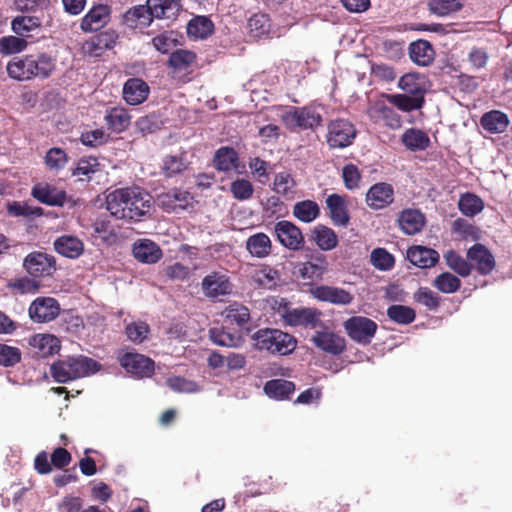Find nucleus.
Returning <instances> with one entry per match:
<instances>
[{
    "label": "nucleus",
    "instance_id": "1",
    "mask_svg": "<svg viewBox=\"0 0 512 512\" xmlns=\"http://www.w3.org/2000/svg\"><path fill=\"white\" fill-rule=\"evenodd\" d=\"M152 196L140 187L119 188L106 196L110 215L128 223L140 222L150 214Z\"/></svg>",
    "mask_w": 512,
    "mask_h": 512
},
{
    "label": "nucleus",
    "instance_id": "2",
    "mask_svg": "<svg viewBox=\"0 0 512 512\" xmlns=\"http://www.w3.org/2000/svg\"><path fill=\"white\" fill-rule=\"evenodd\" d=\"M101 364L96 360L84 356H71L53 362L50 374L55 382L67 383L98 372Z\"/></svg>",
    "mask_w": 512,
    "mask_h": 512
},
{
    "label": "nucleus",
    "instance_id": "3",
    "mask_svg": "<svg viewBox=\"0 0 512 512\" xmlns=\"http://www.w3.org/2000/svg\"><path fill=\"white\" fill-rule=\"evenodd\" d=\"M255 346L272 354L288 355L296 349V339L278 329H259L253 335Z\"/></svg>",
    "mask_w": 512,
    "mask_h": 512
},
{
    "label": "nucleus",
    "instance_id": "4",
    "mask_svg": "<svg viewBox=\"0 0 512 512\" xmlns=\"http://www.w3.org/2000/svg\"><path fill=\"white\" fill-rule=\"evenodd\" d=\"M357 136L355 125L348 119L336 118L328 122L326 142L331 149H343L353 144Z\"/></svg>",
    "mask_w": 512,
    "mask_h": 512
},
{
    "label": "nucleus",
    "instance_id": "5",
    "mask_svg": "<svg viewBox=\"0 0 512 512\" xmlns=\"http://www.w3.org/2000/svg\"><path fill=\"white\" fill-rule=\"evenodd\" d=\"M282 120L290 129L315 130L322 125V115L311 106L292 107Z\"/></svg>",
    "mask_w": 512,
    "mask_h": 512
},
{
    "label": "nucleus",
    "instance_id": "6",
    "mask_svg": "<svg viewBox=\"0 0 512 512\" xmlns=\"http://www.w3.org/2000/svg\"><path fill=\"white\" fill-rule=\"evenodd\" d=\"M195 202V198L190 192L180 188H172L157 196L158 206L167 213H180L193 209Z\"/></svg>",
    "mask_w": 512,
    "mask_h": 512
},
{
    "label": "nucleus",
    "instance_id": "7",
    "mask_svg": "<svg viewBox=\"0 0 512 512\" xmlns=\"http://www.w3.org/2000/svg\"><path fill=\"white\" fill-rule=\"evenodd\" d=\"M23 268L34 279L50 277L56 271V259L50 254L33 251L24 258Z\"/></svg>",
    "mask_w": 512,
    "mask_h": 512
},
{
    "label": "nucleus",
    "instance_id": "8",
    "mask_svg": "<svg viewBox=\"0 0 512 512\" xmlns=\"http://www.w3.org/2000/svg\"><path fill=\"white\" fill-rule=\"evenodd\" d=\"M344 328L353 341L367 345L375 336L378 325L368 317L352 316L344 322Z\"/></svg>",
    "mask_w": 512,
    "mask_h": 512
},
{
    "label": "nucleus",
    "instance_id": "9",
    "mask_svg": "<svg viewBox=\"0 0 512 512\" xmlns=\"http://www.w3.org/2000/svg\"><path fill=\"white\" fill-rule=\"evenodd\" d=\"M310 341L317 349L332 356H338L346 350L345 338L329 329L325 324L315 331Z\"/></svg>",
    "mask_w": 512,
    "mask_h": 512
},
{
    "label": "nucleus",
    "instance_id": "10",
    "mask_svg": "<svg viewBox=\"0 0 512 512\" xmlns=\"http://www.w3.org/2000/svg\"><path fill=\"white\" fill-rule=\"evenodd\" d=\"M322 316V311L317 308H294L285 312L284 321L290 326H302L317 331L324 325Z\"/></svg>",
    "mask_w": 512,
    "mask_h": 512
},
{
    "label": "nucleus",
    "instance_id": "11",
    "mask_svg": "<svg viewBox=\"0 0 512 512\" xmlns=\"http://www.w3.org/2000/svg\"><path fill=\"white\" fill-rule=\"evenodd\" d=\"M274 234L278 242L292 251H299L305 245V238L301 229L291 221L281 220L274 226Z\"/></svg>",
    "mask_w": 512,
    "mask_h": 512
},
{
    "label": "nucleus",
    "instance_id": "12",
    "mask_svg": "<svg viewBox=\"0 0 512 512\" xmlns=\"http://www.w3.org/2000/svg\"><path fill=\"white\" fill-rule=\"evenodd\" d=\"M60 313L58 301L52 297H38L29 307L30 318L38 323L54 320Z\"/></svg>",
    "mask_w": 512,
    "mask_h": 512
},
{
    "label": "nucleus",
    "instance_id": "13",
    "mask_svg": "<svg viewBox=\"0 0 512 512\" xmlns=\"http://www.w3.org/2000/svg\"><path fill=\"white\" fill-rule=\"evenodd\" d=\"M119 361L127 372L138 377H149L154 372V361L139 353H125Z\"/></svg>",
    "mask_w": 512,
    "mask_h": 512
},
{
    "label": "nucleus",
    "instance_id": "14",
    "mask_svg": "<svg viewBox=\"0 0 512 512\" xmlns=\"http://www.w3.org/2000/svg\"><path fill=\"white\" fill-rule=\"evenodd\" d=\"M311 295L321 302H328L334 305H348L353 301V295L340 287L318 285L310 290Z\"/></svg>",
    "mask_w": 512,
    "mask_h": 512
},
{
    "label": "nucleus",
    "instance_id": "15",
    "mask_svg": "<svg viewBox=\"0 0 512 512\" xmlns=\"http://www.w3.org/2000/svg\"><path fill=\"white\" fill-rule=\"evenodd\" d=\"M28 344L34 357L46 358L60 351V340L52 334H35L29 337Z\"/></svg>",
    "mask_w": 512,
    "mask_h": 512
},
{
    "label": "nucleus",
    "instance_id": "16",
    "mask_svg": "<svg viewBox=\"0 0 512 512\" xmlns=\"http://www.w3.org/2000/svg\"><path fill=\"white\" fill-rule=\"evenodd\" d=\"M327 270L328 261L326 255L317 253L312 255L308 261L300 264L297 273L302 280L313 282L321 280Z\"/></svg>",
    "mask_w": 512,
    "mask_h": 512
},
{
    "label": "nucleus",
    "instance_id": "17",
    "mask_svg": "<svg viewBox=\"0 0 512 512\" xmlns=\"http://www.w3.org/2000/svg\"><path fill=\"white\" fill-rule=\"evenodd\" d=\"M393 201L394 189L391 184L386 182L372 185L366 194V203L374 210L386 208Z\"/></svg>",
    "mask_w": 512,
    "mask_h": 512
},
{
    "label": "nucleus",
    "instance_id": "18",
    "mask_svg": "<svg viewBox=\"0 0 512 512\" xmlns=\"http://www.w3.org/2000/svg\"><path fill=\"white\" fill-rule=\"evenodd\" d=\"M111 8L106 4L93 6L82 18L80 27L84 32H94L103 28L110 20Z\"/></svg>",
    "mask_w": 512,
    "mask_h": 512
},
{
    "label": "nucleus",
    "instance_id": "19",
    "mask_svg": "<svg viewBox=\"0 0 512 512\" xmlns=\"http://www.w3.org/2000/svg\"><path fill=\"white\" fill-rule=\"evenodd\" d=\"M467 258L475 264L479 274L488 275L495 268V259L492 253L483 244L477 243L469 248Z\"/></svg>",
    "mask_w": 512,
    "mask_h": 512
},
{
    "label": "nucleus",
    "instance_id": "20",
    "mask_svg": "<svg viewBox=\"0 0 512 512\" xmlns=\"http://www.w3.org/2000/svg\"><path fill=\"white\" fill-rule=\"evenodd\" d=\"M154 15L148 4L136 5L128 9L123 15V23L129 29L143 30L153 21Z\"/></svg>",
    "mask_w": 512,
    "mask_h": 512
},
{
    "label": "nucleus",
    "instance_id": "21",
    "mask_svg": "<svg viewBox=\"0 0 512 512\" xmlns=\"http://www.w3.org/2000/svg\"><path fill=\"white\" fill-rule=\"evenodd\" d=\"M329 217L335 226L346 227L350 223L348 206L344 196L331 194L326 198Z\"/></svg>",
    "mask_w": 512,
    "mask_h": 512
},
{
    "label": "nucleus",
    "instance_id": "22",
    "mask_svg": "<svg viewBox=\"0 0 512 512\" xmlns=\"http://www.w3.org/2000/svg\"><path fill=\"white\" fill-rule=\"evenodd\" d=\"M31 194L39 202L50 206H62L66 201V192L48 183H37Z\"/></svg>",
    "mask_w": 512,
    "mask_h": 512
},
{
    "label": "nucleus",
    "instance_id": "23",
    "mask_svg": "<svg viewBox=\"0 0 512 512\" xmlns=\"http://www.w3.org/2000/svg\"><path fill=\"white\" fill-rule=\"evenodd\" d=\"M397 221L404 234L415 235L424 228L426 218L420 210L407 208L400 212Z\"/></svg>",
    "mask_w": 512,
    "mask_h": 512
},
{
    "label": "nucleus",
    "instance_id": "24",
    "mask_svg": "<svg viewBox=\"0 0 512 512\" xmlns=\"http://www.w3.org/2000/svg\"><path fill=\"white\" fill-rule=\"evenodd\" d=\"M308 239L322 251H330L337 247L338 237L335 231L323 224L310 229Z\"/></svg>",
    "mask_w": 512,
    "mask_h": 512
},
{
    "label": "nucleus",
    "instance_id": "25",
    "mask_svg": "<svg viewBox=\"0 0 512 512\" xmlns=\"http://www.w3.org/2000/svg\"><path fill=\"white\" fill-rule=\"evenodd\" d=\"M368 114L374 122L382 121L391 129H398L402 125L401 116L394 110V108L381 101L374 103L369 108Z\"/></svg>",
    "mask_w": 512,
    "mask_h": 512
},
{
    "label": "nucleus",
    "instance_id": "26",
    "mask_svg": "<svg viewBox=\"0 0 512 512\" xmlns=\"http://www.w3.org/2000/svg\"><path fill=\"white\" fill-rule=\"evenodd\" d=\"M32 79H47L56 69V60L45 52L29 54Z\"/></svg>",
    "mask_w": 512,
    "mask_h": 512
},
{
    "label": "nucleus",
    "instance_id": "27",
    "mask_svg": "<svg viewBox=\"0 0 512 512\" xmlns=\"http://www.w3.org/2000/svg\"><path fill=\"white\" fill-rule=\"evenodd\" d=\"M149 95L148 84L140 78H129L123 86V97L130 105L143 103Z\"/></svg>",
    "mask_w": 512,
    "mask_h": 512
},
{
    "label": "nucleus",
    "instance_id": "28",
    "mask_svg": "<svg viewBox=\"0 0 512 512\" xmlns=\"http://www.w3.org/2000/svg\"><path fill=\"white\" fill-rule=\"evenodd\" d=\"M232 285L226 275L213 272L202 280V289L209 297L227 295L231 292Z\"/></svg>",
    "mask_w": 512,
    "mask_h": 512
},
{
    "label": "nucleus",
    "instance_id": "29",
    "mask_svg": "<svg viewBox=\"0 0 512 512\" xmlns=\"http://www.w3.org/2000/svg\"><path fill=\"white\" fill-rule=\"evenodd\" d=\"M134 257L146 264H154L162 258L160 247L149 239H141L134 243L132 249Z\"/></svg>",
    "mask_w": 512,
    "mask_h": 512
},
{
    "label": "nucleus",
    "instance_id": "30",
    "mask_svg": "<svg viewBox=\"0 0 512 512\" xmlns=\"http://www.w3.org/2000/svg\"><path fill=\"white\" fill-rule=\"evenodd\" d=\"M407 259L414 266L425 269L433 267L439 261V254L432 248L413 246L407 250Z\"/></svg>",
    "mask_w": 512,
    "mask_h": 512
},
{
    "label": "nucleus",
    "instance_id": "31",
    "mask_svg": "<svg viewBox=\"0 0 512 512\" xmlns=\"http://www.w3.org/2000/svg\"><path fill=\"white\" fill-rule=\"evenodd\" d=\"M57 253L71 259L78 258L84 251V243L73 235H62L54 241Z\"/></svg>",
    "mask_w": 512,
    "mask_h": 512
},
{
    "label": "nucleus",
    "instance_id": "32",
    "mask_svg": "<svg viewBox=\"0 0 512 512\" xmlns=\"http://www.w3.org/2000/svg\"><path fill=\"white\" fill-rule=\"evenodd\" d=\"M251 279L257 288L272 290L277 286L280 274L275 268L262 264L252 272Z\"/></svg>",
    "mask_w": 512,
    "mask_h": 512
},
{
    "label": "nucleus",
    "instance_id": "33",
    "mask_svg": "<svg viewBox=\"0 0 512 512\" xmlns=\"http://www.w3.org/2000/svg\"><path fill=\"white\" fill-rule=\"evenodd\" d=\"M427 79L419 73H406L398 82V87L406 94L414 97H424Z\"/></svg>",
    "mask_w": 512,
    "mask_h": 512
},
{
    "label": "nucleus",
    "instance_id": "34",
    "mask_svg": "<svg viewBox=\"0 0 512 512\" xmlns=\"http://www.w3.org/2000/svg\"><path fill=\"white\" fill-rule=\"evenodd\" d=\"M297 183L291 173L279 172L274 176L272 190L285 200H293L296 196Z\"/></svg>",
    "mask_w": 512,
    "mask_h": 512
},
{
    "label": "nucleus",
    "instance_id": "35",
    "mask_svg": "<svg viewBox=\"0 0 512 512\" xmlns=\"http://www.w3.org/2000/svg\"><path fill=\"white\" fill-rule=\"evenodd\" d=\"M104 119L109 130L121 133L129 127L131 116L123 107H111L106 110Z\"/></svg>",
    "mask_w": 512,
    "mask_h": 512
},
{
    "label": "nucleus",
    "instance_id": "36",
    "mask_svg": "<svg viewBox=\"0 0 512 512\" xmlns=\"http://www.w3.org/2000/svg\"><path fill=\"white\" fill-rule=\"evenodd\" d=\"M409 54L414 63L428 66L434 61L435 51L427 40H417L410 44Z\"/></svg>",
    "mask_w": 512,
    "mask_h": 512
},
{
    "label": "nucleus",
    "instance_id": "37",
    "mask_svg": "<svg viewBox=\"0 0 512 512\" xmlns=\"http://www.w3.org/2000/svg\"><path fill=\"white\" fill-rule=\"evenodd\" d=\"M9 77L17 81H27L32 79L30 72V55L13 57L6 67Z\"/></svg>",
    "mask_w": 512,
    "mask_h": 512
},
{
    "label": "nucleus",
    "instance_id": "38",
    "mask_svg": "<svg viewBox=\"0 0 512 512\" xmlns=\"http://www.w3.org/2000/svg\"><path fill=\"white\" fill-rule=\"evenodd\" d=\"M294 391V382L285 379H272L267 381L264 385L265 394L276 400L290 399Z\"/></svg>",
    "mask_w": 512,
    "mask_h": 512
},
{
    "label": "nucleus",
    "instance_id": "39",
    "mask_svg": "<svg viewBox=\"0 0 512 512\" xmlns=\"http://www.w3.org/2000/svg\"><path fill=\"white\" fill-rule=\"evenodd\" d=\"M466 0H428L427 6L431 14L448 17L457 14L465 6Z\"/></svg>",
    "mask_w": 512,
    "mask_h": 512
},
{
    "label": "nucleus",
    "instance_id": "40",
    "mask_svg": "<svg viewBox=\"0 0 512 512\" xmlns=\"http://www.w3.org/2000/svg\"><path fill=\"white\" fill-rule=\"evenodd\" d=\"M480 124L484 130L490 133H502L509 125L507 114L499 110H491L480 119Z\"/></svg>",
    "mask_w": 512,
    "mask_h": 512
},
{
    "label": "nucleus",
    "instance_id": "41",
    "mask_svg": "<svg viewBox=\"0 0 512 512\" xmlns=\"http://www.w3.org/2000/svg\"><path fill=\"white\" fill-rule=\"evenodd\" d=\"M41 24V19L36 16L21 15L12 20L11 28L16 35L28 38L40 30Z\"/></svg>",
    "mask_w": 512,
    "mask_h": 512
},
{
    "label": "nucleus",
    "instance_id": "42",
    "mask_svg": "<svg viewBox=\"0 0 512 512\" xmlns=\"http://www.w3.org/2000/svg\"><path fill=\"white\" fill-rule=\"evenodd\" d=\"M246 249L257 258H265L270 255L272 243L268 235L259 232L251 235L246 241Z\"/></svg>",
    "mask_w": 512,
    "mask_h": 512
},
{
    "label": "nucleus",
    "instance_id": "43",
    "mask_svg": "<svg viewBox=\"0 0 512 512\" xmlns=\"http://www.w3.org/2000/svg\"><path fill=\"white\" fill-rule=\"evenodd\" d=\"M402 143L410 151H422L430 146L429 136L422 130L416 128L407 129L402 137Z\"/></svg>",
    "mask_w": 512,
    "mask_h": 512
},
{
    "label": "nucleus",
    "instance_id": "44",
    "mask_svg": "<svg viewBox=\"0 0 512 512\" xmlns=\"http://www.w3.org/2000/svg\"><path fill=\"white\" fill-rule=\"evenodd\" d=\"M196 59L197 56L193 51L177 49L170 54L168 67L174 72L188 71Z\"/></svg>",
    "mask_w": 512,
    "mask_h": 512
},
{
    "label": "nucleus",
    "instance_id": "45",
    "mask_svg": "<svg viewBox=\"0 0 512 512\" xmlns=\"http://www.w3.org/2000/svg\"><path fill=\"white\" fill-rule=\"evenodd\" d=\"M238 153L231 147H221L214 155V166L217 170L228 172L238 166Z\"/></svg>",
    "mask_w": 512,
    "mask_h": 512
},
{
    "label": "nucleus",
    "instance_id": "46",
    "mask_svg": "<svg viewBox=\"0 0 512 512\" xmlns=\"http://www.w3.org/2000/svg\"><path fill=\"white\" fill-rule=\"evenodd\" d=\"M292 213L299 221L311 223L320 215V208L313 200H303L294 204Z\"/></svg>",
    "mask_w": 512,
    "mask_h": 512
},
{
    "label": "nucleus",
    "instance_id": "47",
    "mask_svg": "<svg viewBox=\"0 0 512 512\" xmlns=\"http://www.w3.org/2000/svg\"><path fill=\"white\" fill-rule=\"evenodd\" d=\"M147 4L157 19L170 18L180 9V0H147Z\"/></svg>",
    "mask_w": 512,
    "mask_h": 512
},
{
    "label": "nucleus",
    "instance_id": "48",
    "mask_svg": "<svg viewBox=\"0 0 512 512\" xmlns=\"http://www.w3.org/2000/svg\"><path fill=\"white\" fill-rule=\"evenodd\" d=\"M387 100L404 112L421 109L425 103L424 97H414L408 94L387 95Z\"/></svg>",
    "mask_w": 512,
    "mask_h": 512
},
{
    "label": "nucleus",
    "instance_id": "49",
    "mask_svg": "<svg viewBox=\"0 0 512 512\" xmlns=\"http://www.w3.org/2000/svg\"><path fill=\"white\" fill-rule=\"evenodd\" d=\"M458 208L467 217H474L484 209V201L476 194L465 193L461 195Z\"/></svg>",
    "mask_w": 512,
    "mask_h": 512
},
{
    "label": "nucleus",
    "instance_id": "50",
    "mask_svg": "<svg viewBox=\"0 0 512 512\" xmlns=\"http://www.w3.org/2000/svg\"><path fill=\"white\" fill-rule=\"evenodd\" d=\"M210 338L213 343L227 347H238L243 342V338L239 333H231L223 327L211 328Z\"/></svg>",
    "mask_w": 512,
    "mask_h": 512
},
{
    "label": "nucleus",
    "instance_id": "51",
    "mask_svg": "<svg viewBox=\"0 0 512 512\" xmlns=\"http://www.w3.org/2000/svg\"><path fill=\"white\" fill-rule=\"evenodd\" d=\"M387 316L397 324L408 325L415 320L416 312L409 306L395 304L388 307Z\"/></svg>",
    "mask_w": 512,
    "mask_h": 512
},
{
    "label": "nucleus",
    "instance_id": "52",
    "mask_svg": "<svg viewBox=\"0 0 512 512\" xmlns=\"http://www.w3.org/2000/svg\"><path fill=\"white\" fill-rule=\"evenodd\" d=\"M214 24L213 22L205 17V16H197L191 21H189L187 26V32L189 35L195 36L197 38H207L213 33Z\"/></svg>",
    "mask_w": 512,
    "mask_h": 512
},
{
    "label": "nucleus",
    "instance_id": "53",
    "mask_svg": "<svg viewBox=\"0 0 512 512\" xmlns=\"http://www.w3.org/2000/svg\"><path fill=\"white\" fill-rule=\"evenodd\" d=\"M225 319L231 324L243 327L250 320V311L246 306L234 302L226 308Z\"/></svg>",
    "mask_w": 512,
    "mask_h": 512
},
{
    "label": "nucleus",
    "instance_id": "54",
    "mask_svg": "<svg viewBox=\"0 0 512 512\" xmlns=\"http://www.w3.org/2000/svg\"><path fill=\"white\" fill-rule=\"evenodd\" d=\"M69 157L67 153L59 147L50 148L44 157V163L48 170L58 172L62 170L68 163Z\"/></svg>",
    "mask_w": 512,
    "mask_h": 512
},
{
    "label": "nucleus",
    "instance_id": "55",
    "mask_svg": "<svg viewBox=\"0 0 512 512\" xmlns=\"http://www.w3.org/2000/svg\"><path fill=\"white\" fill-rule=\"evenodd\" d=\"M447 266L462 277H467L471 273L472 265L454 250L445 254Z\"/></svg>",
    "mask_w": 512,
    "mask_h": 512
},
{
    "label": "nucleus",
    "instance_id": "56",
    "mask_svg": "<svg viewBox=\"0 0 512 512\" xmlns=\"http://www.w3.org/2000/svg\"><path fill=\"white\" fill-rule=\"evenodd\" d=\"M433 286L442 293L451 294L460 289L461 281L455 275L443 272L434 279Z\"/></svg>",
    "mask_w": 512,
    "mask_h": 512
},
{
    "label": "nucleus",
    "instance_id": "57",
    "mask_svg": "<svg viewBox=\"0 0 512 512\" xmlns=\"http://www.w3.org/2000/svg\"><path fill=\"white\" fill-rule=\"evenodd\" d=\"M27 45V41L21 36L0 38V52L6 55L20 53L27 48Z\"/></svg>",
    "mask_w": 512,
    "mask_h": 512
},
{
    "label": "nucleus",
    "instance_id": "58",
    "mask_svg": "<svg viewBox=\"0 0 512 512\" xmlns=\"http://www.w3.org/2000/svg\"><path fill=\"white\" fill-rule=\"evenodd\" d=\"M248 27L254 37H261L270 31V19L266 14L256 13L249 18Z\"/></svg>",
    "mask_w": 512,
    "mask_h": 512
},
{
    "label": "nucleus",
    "instance_id": "59",
    "mask_svg": "<svg viewBox=\"0 0 512 512\" xmlns=\"http://www.w3.org/2000/svg\"><path fill=\"white\" fill-rule=\"evenodd\" d=\"M100 170V163L95 157H83L81 158L76 167L72 170L73 176H83L86 179H90L91 175Z\"/></svg>",
    "mask_w": 512,
    "mask_h": 512
},
{
    "label": "nucleus",
    "instance_id": "60",
    "mask_svg": "<svg viewBox=\"0 0 512 512\" xmlns=\"http://www.w3.org/2000/svg\"><path fill=\"white\" fill-rule=\"evenodd\" d=\"M414 300L429 310L438 309L441 303V297L427 287H420L414 293Z\"/></svg>",
    "mask_w": 512,
    "mask_h": 512
},
{
    "label": "nucleus",
    "instance_id": "61",
    "mask_svg": "<svg viewBox=\"0 0 512 512\" xmlns=\"http://www.w3.org/2000/svg\"><path fill=\"white\" fill-rule=\"evenodd\" d=\"M8 287L20 294L35 293L40 288V283L33 277L23 276L12 279Z\"/></svg>",
    "mask_w": 512,
    "mask_h": 512
},
{
    "label": "nucleus",
    "instance_id": "62",
    "mask_svg": "<svg viewBox=\"0 0 512 512\" xmlns=\"http://www.w3.org/2000/svg\"><path fill=\"white\" fill-rule=\"evenodd\" d=\"M230 192L236 200L245 201L252 197L253 184L244 178H237L230 184Z\"/></svg>",
    "mask_w": 512,
    "mask_h": 512
},
{
    "label": "nucleus",
    "instance_id": "63",
    "mask_svg": "<svg viewBox=\"0 0 512 512\" xmlns=\"http://www.w3.org/2000/svg\"><path fill=\"white\" fill-rule=\"evenodd\" d=\"M371 263L382 271H388L394 267L395 258L385 248H376L371 253Z\"/></svg>",
    "mask_w": 512,
    "mask_h": 512
},
{
    "label": "nucleus",
    "instance_id": "64",
    "mask_svg": "<svg viewBox=\"0 0 512 512\" xmlns=\"http://www.w3.org/2000/svg\"><path fill=\"white\" fill-rule=\"evenodd\" d=\"M22 353L18 347L0 343V365L13 367L21 361Z\"/></svg>",
    "mask_w": 512,
    "mask_h": 512
}]
</instances>
